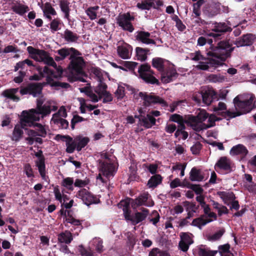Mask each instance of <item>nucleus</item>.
<instances>
[{
    "instance_id": "obj_1",
    "label": "nucleus",
    "mask_w": 256,
    "mask_h": 256,
    "mask_svg": "<svg viewBox=\"0 0 256 256\" xmlns=\"http://www.w3.org/2000/svg\"><path fill=\"white\" fill-rule=\"evenodd\" d=\"M58 106L53 102H48L42 105V102H38L37 110L32 109L29 112L23 111L24 114L22 118V126H33L34 130H28V136L45 137L46 130L45 126L36 122L40 118L48 116L52 112L56 111Z\"/></svg>"
},
{
    "instance_id": "obj_29",
    "label": "nucleus",
    "mask_w": 256,
    "mask_h": 256,
    "mask_svg": "<svg viewBox=\"0 0 256 256\" xmlns=\"http://www.w3.org/2000/svg\"><path fill=\"white\" fill-rule=\"evenodd\" d=\"M134 200L128 198L124 200H122L118 204V207L122 208L126 219L130 218V204L132 206V202L134 204Z\"/></svg>"
},
{
    "instance_id": "obj_9",
    "label": "nucleus",
    "mask_w": 256,
    "mask_h": 256,
    "mask_svg": "<svg viewBox=\"0 0 256 256\" xmlns=\"http://www.w3.org/2000/svg\"><path fill=\"white\" fill-rule=\"evenodd\" d=\"M154 68L162 71L161 80L164 83H168L176 78L178 76L176 70L173 68H164V65H152Z\"/></svg>"
},
{
    "instance_id": "obj_39",
    "label": "nucleus",
    "mask_w": 256,
    "mask_h": 256,
    "mask_svg": "<svg viewBox=\"0 0 256 256\" xmlns=\"http://www.w3.org/2000/svg\"><path fill=\"white\" fill-rule=\"evenodd\" d=\"M18 91V88L6 90L2 92V95L8 99L11 100L15 102H18L20 100V98L17 96L16 94Z\"/></svg>"
},
{
    "instance_id": "obj_61",
    "label": "nucleus",
    "mask_w": 256,
    "mask_h": 256,
    "mask_svg": "<svg viewBox=\"0 0 256 256\" xmlns=\"http://www.w3.org/2000/svg\"><path fill=\"white\" fill-rule=\"evenodd\" d=\"M172 64L169 60L161 58H154L152 60V64Z\"/></svg>"
},
{
    "instance_id": "obj_30",
    "label": "nucleus",
    "mask_w": 256,
    "mask_h": 256,
    "mask_svg": "<svg viewBox=\"0 0 256 256\" xmlns=\"http://www.w3.org/2000/svg\"><path fill=\"white\" fill-rule=\"evenodd\" d=\"M148 215V210L146 208H144L142 212H136L134 216H132L130 214V218L126 220H130L132 224L135 225L144 220Z\"/></svg>"
},
{
    "instance_id": "obj_31",
    "label": "nucleus",
    "mask_w": 256,
    "mask_h": 256,
    "mask_svg": "<svg viewBox=\"0 0 256 256\" xmlns=\"http://www.w3.org/2000/svg\"><path fill=\"white\" fill-rule=\"evenodd\" d=\"M117 51L120 58L123 59H128L131 55L132 48L130 46L125 44L118 46Z\"/></svg>"
},
{
    "instance_id": "obj_51",
    "label": "nucleus",
    "mask_w": 256,
    "mask_h": 256,
    "mask_svg": "<svg viewBox=\"0 0 256 256\" xmlns=\"http://www.w3.org/2000/svg\"><path fill=\"white\" fill-rule=\"evenodd\" d=\"M71 48H64L56 51V53L60 56V58L62 60L65 59L67 56H70Z\"/></svg>"
},
{
    "instance_id": "obj_57",
    "label": "nucleus",
    "mask_w": 256,
    "mask_h": 256,
    "mask_svg": "<svg viewBox=\"0 0 256 256\" xmlns=\"http://www.w3.org/2000/svg\"><path fill=\"white\" fill-rule=\"evenodd\" d=\"M190 178L189 180L184 179L182 182L181 186L184 188H186L190 189H192V184L190 183V180H192V169L189 172Z\"/></svg>"
},
{
    "instance_id": "obj_34",
    "label": "nucleus",
    "mask_w": 256,
    "mask_h": 256,
    "mask_svg": "<svg viewBox=\"0 0 256 256\" xmlns=\"http://www.w3.org/2000/svg\"><path fill=\"white\" fill-rule=\"evenodd\" d=\"M60 7L61 11L64 14V18L68 20H70V2L68 0H59Z\"/></svg>"
},
{
    "instance_id": "obj_14",
    "label": "nucleus",
    "mask_w": 256,
    "mask_h": 256,
    "mask_svg": "<svg viewBox=\"0 0 256 256\" xmlns=\"http://www.w3.org/2000/svg\"><path fill=\"white\" fill-rule=\"evenodd\" d=\"M212 30L216 33H210V36L214 37V39H218L222 34L230 32L232 28L225 22H216Z\"/></svg>"
},
{
    "instance_id": "obj_59",
    "label": "nucleus",
    "mask_w": 256,
    "mask_h": 256,
    "mask_svg": "<svg viewBox=\"0 0 256 256\" xmlns=\"http://www.w3.org/2000/svg\"><path fill=\"white\" fill-rule=\"evenodd\" d=\"M65 221L76 226H80L81 224L80 222L78 220L75 219L72 216H66Z\"/></svg>"
},
{
    "instance_id": "obj_32",
    "label": "nucleus",
    "mask_w": 256,
    "mask_h": 256,
    "mask_svg": "<svg viewBox=\"0 0 256 256\" xmlns=\"http://www.w3.org/2000/svg\"><path fill=\"white\" fill-rule=\"evenodd\" d=\"M180 236V241L179 242V248L183 252H186L189 248V245L191 244V238L186 233H182Z\"/></svg>"
},
{
    "instance_id": "obj_40",
    "label": "nucleus",
    "mask_w": 256,
    "mask_h": 256,
    "mask_svg": "<svg viewBox=\"0 0 256 256\" xmlns=\"http://www.w3.org/2000/svg\"><path fill=\"white\" fill-rule=\"evenodd\" d=\"M28 126H22V119L20 120V125H16L14 128L12 139V140L18 141L23 134V128Z\"/></svg>"
},
{
    "instance_id": "obj_22",
    "label": "nucleus",
    "mask_w": 256,
    "mask_h": 256,
    "mask_svg": "<svg viewBox=\"0 0 256 256\" xmlns=\"http://www.w3.org/2000/svg\"><path fill=\"white\" fill-rule=\"evenodd\" d=\"M135 118L139 120L138 125L146 128H150L156 124V118L148 114L146 116H135Z\"/></svg>"
},
{
    "instance_id": "obj_2",
    "label": "nucleus",
    "mask_w": 256,
    "mask_h": 256,
    "mask_svg": "<svg viewBox=\"0 0 256 256\" xmlns=\"http://www.w3.org/2000/svg\"><path fill=\"white\" fill-rule=\"evenodd\" d=\"M206 42L210 45L211 50L206 53V57L202 55L200 51L196 52L193 57V60H200L199 64H225L223 62L230 56L234 48L226 41H220L216 46L212 44L211 38L206 39Z\"/></svg>"
},
{
    "instance_id": "obj_52",
    "label": "nucleus",
    "mask_w": 256,
    "mask_h": 256,
    "mask_svg": "<svg viewBox=\"0 0 256 256\" xmlns=\"http://www.w3.org/2000/svg\"><path fill=\"white\" fill-rule=\"evenodd\" d=\"M112 66L115 68H119L124 71L135 74L134 69L137 65H122V66H118V65Z\"/></svg>"
},
{
    "instance_id": "obj_16",
    "label": "nucleus",
    "mask_w": 256,
    "mask_h": 256,
    "mask_svg": "<svg viewBox=\"0 0 256 256\" xmlns=\"http://www.w3.org/2000/svg\"><path fill=\"white\" fill-rule=\"evenodd\" d=\"M140 97L144 100V104L148 106L152 104H161L162 106L166 105V102L161 98L154 95L140 92L138 94Z\"/></svg>"
},
{
    "instance_id": "obj_47",
    "label": "nucleus",
    "mask_w": 256,
    "mask_h": 256,
    "mask_svg": "<svg viewBox=\"0 0 256 256\" xmlns=\"http://www.w3.org/2000/svg\"><path fill=\"white\" fill-rule=\"evenodd\" d=\"M162 180V178L160 175L156 174L153 176L148 181V186L150 188H155L161 183Z\"/></svg>"
},
{
    "instance_id": "obj_62",
    "label": "nucleus",
    "mask_w": 256,
    "mask_h": 256,
    "mask_svg": "<svg viewBox=\"0 0 256 256\" xmlns=\"http://www.w3.org/2000/svg\"><path fill=\"white\" fill-rule=\"evenodd\" d=\"M224 229H221L216 232L214 234L210 236L209 240H219L224 232Z\"/></svg>"
},
{
    "instance_id": "obj_26",
    "label": "nucleus",
    "mask_w": 256,
    "mask_h": 256,
    "mask_svg": "<svg viewBox=\"0 0 256 256\" xmlns=\"http://www.w3.org/2000/svg\"><path fill=\"white\" fill-rule=\"evenodd\" d=\"M137 34L136 36V39L145 44H156V42L152 40L150 38V34L148 32L144 31H138L137 32Z\"/></svg>"
},
{
    "instance_id": "obj_5",
    "label": "nucleus",
    "mask_w": 256,
    "mask_h": 256,
    "mask_svg": "<svg viewBox=\"0 0 256 256\" xmlns=\"http://www.w3.org/2000/svg\"><path fill=\"white\" fill-rule=\"evenodd\" d=\"M255 102L254 96L252 94H244L236 96L234 100L236 111H226V116L233 118L250 112Z\"/></svg>"
},
{
    "instance_id": "obj_45",
    "label": "nucleus",
    "mask_w": 256,
    "mask_h": 256,
    "mask_svg": "<svg viewBox=\"0 0 256 256\" xmlns=\"http://www.w3.org/2000/svg\"><path fill=\"white\" fill-rule=\"evenodd\" d=\"M78 250L82 256H94V252L90 245L88 248L80 245L78 247Z\"/></svg>"
},
{
    "instance_id": "obj_43",
    "label": "nucleus",
    "mask_w": 256,
    "mask_h": 256,
    "mask_svg": "<svg viewBox=\"0 0 256 256\" xmlns=\"http://www.w3.org/2000/svg\"><path fill=\"white\" fill-rule=\"evenodd\" d=\"M62 37L68 42H76L79 38V36L76 34L68 29L64 30Z\"/></svg>"
},
{
    "instance_id": "obj_41",
    "label": "nucleus",
    "mask_w": 256,
    "mask_h": 256,
    "mask_svg": "<svg viewBox=\"0 0 256 256\" xmlns=\"http://www.w3.org/2000/svg\"><path fill=\"white\" fill-rule=\"evenodd\" d=\"M11 8L15 13L23 16L26 12L29 10L28 6L18 3V4L14 3L12 4Z\"/></svg>"
},
{
    "instance_id": "obj_53",
    "label": "nucleus",
    "mask_w": 256,
    "mask_h": 256,
    "mask_svg": "<svg viewBox=\"0 0 256 256\" xmlns=\"http://www.w3.org/2000/svg\"><path fill=\"white\" fill-rule=\"evenodd\" d=\"M148 256H170V255L166 252L162 251L158 248H154L150 252Z\"/></svg>"
},
{
    "instance_id": "obj_12",
    "label": "nucleus",
    "mask_w": 256,
    "mask_h": 256,
    "mask_svg": "<svg viewBox=\"0 0 256 256\" xmlns=\"http://www.w3.org/2000/svg\"><path fill=\"white\" fill-rule=\"evenodd\" d=\"M42 86V84L40 83H31L26 87L22 88L20 90V93L22 95L30 94L36 97L41 94Z\"/></svg>"
},
{
    "instance_id": "obj_17",
    "label": "nucleus",
    "mask_w": 256,
    "mask_h": 256,
    "mask_svg": "<svg viewBox=\"0 0 256 256\" xmlns=\"http://www.w3.org/2000/svg\"><path fill=\"white\" fill-rule=\"evenodd\" d=\"M256 40V36L252 34H246L237 38L234 44L237 47L252 46Z\"/></svg>"
},
{
    "instance_id": "obj_11",
    "label": "nucleus",
    "mask_w": 256,
    "mask_h": 256,
    "mask_svg": "<svg viewBox=\"0 0 256 256\" xmlns=\"http://www.w3.org/2000/svg\"><path fill=\"white\" fill-rule=\"evenodd\" d=\"M76 196L77 198L81 199L83 202L88 206L100 202L98 198L92 194L85 188L79 190L77 192Z\"/></svg>"
},
{
    "instance_id": "obj_28",
    "label": "nucleus",
    "mask_w": 256,
    "mask_h": 256,
    "mask_svg": "<svg viewBox=\"0 0 256 256\" xmlns=\"http://www.w3.org/2000/svg\"><path fill=\"white\" fill-rule=\"evenodd\" d=\"M203 102L209 105L212 100L216 98V92L212 88H208L205 92L202 94Z\"/></svg>"
},
{
    "instance_id": "obj_38",
    "label": "nucleus",
    "mask_w": 256,
    "mask_h": 256,
    "mask_svg": "<svg viewBox=\"0 0 256 256\" xmlns=\"http://www.w3.org/2000/svg\"><path fill=\"white\" fill-rule=\"evenodd\" d=\"M218 196L226 204H229L235 198L234 193L232 192H218Z\"/></svg>"
},
{
    "instance_id": "obj_64",
    "label": "nucleus",
    "mask_w": 256,
    "mask_h": 256,
    "mask_svg": "<svg viewBox=\"0 0 256 256\" xmlns=\"http://www.w3.org/2000/svg\"><path fill=\"white\" fill-rule=\"evenodd\" d=\"M56 125L62 129H66L68 126V122L63 118Z\"/></svg>"
},
{
    "instance_id": "obj_50",
    "label": "nucleus",
    "mask_w": 256,
    "mask_h": 256,
    "mask_svg": "<svg viewBox=\"0 0 256 256\" xmlns=\"http://www.w3.org/2000/svg\"><path fill=\"white\" fill-rule=\"evenodd\" d=\"M197 1L196 3H193V13L196 16H199L200 14V8L204 3V0H193V2Z\"/></svg>"
},
{
    "instance_id": "obj_10",
    "label": "nucleus",
    "mask_w": 256,
    "mask_h": 256,
    "mask_svg": "<svg viewBox=\"0 0 256 256\" xmlns=\"http://www.w3.org/2000/svg\"><path fill=\"white\" fill-rule=\"evenodd\" d=\"M140 76L147 83L158 85V80L153 76L150 65H140L138 68Z\"/></svg>"
},
{
    "instance_id": "obj_60",
    "label": "nucleus",
    "mask_w": 256,
    "mask_h": 256,
    "mask_svg": "<svg viewBox=\"0 0 256 256\" xmlns=\"http://www.w3.org/2000/svg\"><path fill=\"white\" fill-rule=\"evenodd\" d=\"M86 119L82 118V116H80L78 115H74V116L72 118L71 120V127L72 130L74 128V126L76 123L82 122V121L85 120Z\"/></svg>"
},
{
    "instance_id": "obj_6",
    "label": "nucleus",
    "mask_w": 256,
    "mask_h": 256,
    "mask_svg": "<svg viewBox=\"0 0 256 256\" xmlns=\"http://www.w3.org/2000/svg\"><path fill=\"white\" fill-rule=\"evenodd\" d=\"M101 160H99L98 168L100 174L96 177L97 182H100L104 183L106 178L112 177L116 172V168L114 164L112 163L106 152H102L100 154Z\"/></svg>"
},
{
    "instance_id": "obj_63",
    "label": "nucleus",
    "mask_w": 256,
    "mask_h": 256,
    "mask_svg": "<svg viewBox=\"0 0 256 256\" xmlns=\"http://www.w3.org/2000/svg\"><path fill=\"white\" fill-rule=\"evenodd\" d=\"M26 140L29 144H32L34 142H36L38 144H42V139L38 136H29V137L26 138Z\"/></svg>"
},
{
    "instance_id": "obj_13",
    "label": "nucleus",
    "mask_w": 256,
    "mask_h": 256,
    "mask_svg": "<svg viewBox=\"0 0 256 256\" xmlns=\"http://www.w3.org/2000/svg\"><path fill=\"white\" fill-rule=\"evenodd\" d=\"M162 0H142L141 2L136 4V7L140 10H150L152 8L158 10L163 6Z\"/></svg>"
},
{
    "instance_id": "obj_55",
    "label": "nucleus",
    "mask_w": 256,
    "mask_h": 256,
    "mask_svg": "<svg viewBox=\"0 0 256 256\" xmlns=\"http://www.w3.org/2000/svg\"><path fill=\"white\" fill-rule=\"evenodd\" d=\"M73 184V179L70 178H64L62 182V185L70 190H74Z\"/></svg>"
},
{
    "instance_id": "obj_27",
    "label": "nucleus",
    "mask_w": 256,
    "mask_h": 256,
    "mask_svg": "<svg viewBox=\"0 0 256 256\" xmlns=\"http://www.w3.org/2000/svg\"><path fill=\"white\" fill-rule=\"evenodd\" d=\"M207 170L193 168V181L202 182L205 180L208 177Z\"/></svg>"
},
{
    "instance_id": "obj_35",
    "label": "nucleus",
    "mask_w": 256,
    "mask_h": 256,
    "mask_svg": "<svg viewBox=\"0 0 256 256\" xmlns=\"http://www.w3.org/2000/svg\"><path fill=\"white\" fill-rule=\"evenodd\" d=\"M248 152L246 148L242 144H238L234 146L230 150L231 155H240L242 156H246Z\"/></svg>"
},
{
    "instance_id": "obj_4",
    "label": "nucleus",
    "mask_w": 256,
    "mask_h": 256,
    "mask_svg": "<svg viewBox=\"0 0 256 256\" xmlns=\"http://www.w3.org/2000/svg\"><path fill=\"white\" fill-rule=\"evenodd\" d=\"M90 74L92 76H94L98 82V85L94 88V92L90 90L88 87L80 88V92L85 93L90 100L94 102H98L102 98L104 103L112 102V95L106 90L107 86L103 82L106 78L110 80L108 74L96 67H92L90 69Z\"/></svg>"
},
{
    "instance_id": "obj_7",
    "label": "nucleus",
    "mask_w": 256,
    "mask_h": 256,
    "mask_svg": "<svg viewBox=\"0 0 256 256\" xmlns=\"http://www.w3.org/2000/svg\"><path fill=\"white\" fill-rule=\"evenodd\" d=\"M26 50L30 56L36 62H42L44 64H56L50 54L44 50L28 46L26 48Z\"/></svg>"
},
{
    "instance_id": "obj_19",
    "label": "nucleus",
    "mask_w": 256,
    "mask_h": 256,
    "mask_svg": "<svg viewBox=\"0 0 256 256\" xmlns=\"http://www.w3.org/2000/svg\"><path fill=\"white\" fill-rule=\"evenodd\" d=\"M150 196L148 192H144L134 200V204L132 202V208H136L137 206L144 205L148 206H152L154 202L150 198Z\"/></svg>"
},
{
    "instance_id": "obj_24",
    "label": "nucleus",
    "mask_w": 256,
    "mask_h": 256,
    "mask_svg": "<svg viewBox=\"0 0 256 256\" xmlns=\"http://www.w3.org/2000/svg\"><path fill=\"white\" fill-rule=\"evenodd\" d=\"M82 55V54L78 50L71 48L69 56L70 62L68 64H86Z\"/></svg>"
},
{
    "instance_id": "obj_56",
    "label": "nucleus",
    "mask_w": 256,
    "mask_h": 256,
    "mask_svg": "<svg viewBox=\"0 0 256 256\" xmlns=\"http://www.w3.org/2000/svg\"><path fill=\"white\" fill-rule=\"evenodd\" d=\"M61 24V20L58 18H54L52 20L50 25L52 32H56L59 30V26Z\"/></svg>"
},
{
    "instance_id": "obj_54",
    "label": "nucleus",
    "mask_w": 256,
    "mask_h": 256,
    "mask_svg": "<svg viewBox=\"0 0 256 256\" xmlns=\"http://www.w3.org/2000/svg\"><path fill=\"white\" fill-rule=\"evenodd\" d=\"M24 172L28 178H33L34 176L33 170L29 164H26L24 166Z\"/></svg>"
},
{
    "instance_id": "obj_58",
    "label": "nucleus",
    "mask_w": 256,
    "mask_h": 256,
    "mask_svg": "<svg viewBox=\"0 0 256 256\" xmlns=\"http://www.w3.org/2000/svg\"><path fill=\"white\" fill-rule=\"evenodd\" d=\"M124 88L125 87L119 85L118 86V89L115 92L116 96L118 99H122L124 96Z\"/></svg>"
},
{
    "instance_id": "obj_18",
    "label": "nucleus",
    "mask_w": 256,
    "mask_h": 256,
    "mask_svg": "<svg viewBox=\"0 0 256 256\" xmlns=\"http://www.w3.org/2000/svg\"><path fill=\"white\" fill-rule=\"evenodd\" d=\"M170 120L174 122H177L181 130L185 129L184 124H186L188 126L192 127V116H188V118H184L178 114H174L171 115Z\"/></svg>"
},
{
    "instance_id": "obj_42",
    "label": "nucleus",
    "mask_w": 256,
    "mask_h": 256,
    "mask_svg": "<svg viewBox=\"0 0 256 256\" xmlns=\"http://www.w3.org/2000/svg\"><path fill=\"white\" fill-rule=\"evenodd\" d=\"M150 52L148 48H144L140 47H136V59L141 62H144L147 58L148 52Z\"/></svg>"
},
{
    "instance_id": "obj_25",
    "label": "nucleus",
    "mask_w": 256,
    "mask_h": 256,
    "mask_svg": "<svg viewBox=\"0 0 256 256\" xmlns=\"http://www.w3.org/2000/svg\"><path fill=\"white\" fill-rule=\"evenodd\" d=\"M36 156L38 157V160L36 161V165L38 168L40 174L43 180L48 182V177L46 174L44 159L43 156H40L38 154H36Z\"/></svg>"
},
{
    "instance_id": "obj_33",
    "label": "nucleus",
    "mask_w": 256,
    "mask_h": 256,
    "mask_svg": "<svg viewBox=\"0 0 256 256\" xmlns=\"http://www.w3.org/2000/svg\"><path fill=\"white\" fill-rule=\"evenodd\" d=\"M67 116V113L66 108L62 106L58 112L53 114L50 122L52 124H58L63 118Z\"/></svg>"
},
{
    "instance_id": "obj_49",
    "label": "nucleus",
    "mask_w": 256,
    "mask_h": 256,
    "mask_svg": "<svg viewBox=\"0 0 256 256\" xmlns=\"http://www.w3.org/2000/svg\"><path fill=\"white\" fill-rule=\"evenodd\" d=\"M218 120H220V119L218 118L214 114H210L208 118L207 123H204V126L200 125V130L213 126L215 124V122Z\"/></svg>"
},
{
    "instance_id": "obj_36",
    "label": "nucleus",
    "mask_w": 256,
    "mask_h": 256,
    "mask_svg": "<svg viewBox=\"0 0 256 256\" xmlns=\"http://www.w3.org/2000/svg\"><path fill=\"white\" fill-rule=\"evenodd\" d=\"M72 240V233L68 230L62 232L58 235V244H69Z\"/></svg>"
},
{
    "instance_id": "obj_44",
    "label": "nucleus",
    "mask_w": 256,
    "mask_h": 256,
    "mask_svg": "<svg viewBox=\"0 0 256 256\" xmlns=\"http://www.w3.org/2000/svg\"><path fill=\"white\" fill-rule=\"evenodd\" d=\"M38 5L40 6L44 14H51L52 16H56L57 13L54 8L52 6V4L50 2H46L44 5L38 3Z\"/></svg>"
},
{
    "instance_id": "obj_46",
    "label": "nucleus",
    "mask_w": 256,
    "mask_h": 256,
    "mask_svg": "<svg viewBox=\"0 0 256 256\" xmlns=\"http://www.w3.org/2000/svg\"><path fill=\"white\" fill-rule=\"evenodd\" d=\"M77 146V150L80 151L89 142L90 140L87 137L78 136L76 139Z\"/></svg>"
},
{
    "instance_id": "obj_48",
    "label": "nucleus",
    "mask_w": 256,
    "mask_h": 256,
    "mask_svg": "<svg viewBox=\"0 0 256 256\" xmlns=\"http://www.w3.org/2000/svg\"><path fill=\"white\" fill-rule=\"evenodd\" d=\"M99 9V6H96L88 8L86 10V13L88 16L90 20H94L97 17V13L96 11Z\"/></svg>"
},
{
    "instance_id": "obj_21",
    "label": "nucleus",
    "mask_w": 256,
    "mask_h": 256,
    "mask_svg": "<svg viewBox=\"0 0 256 256\" xmlns=\"http://www.w3.org/2000/svg\"><path fill=\"white\" fill-rule=\"evenodd\" d=\"M232 162L230 158L226 156H222L219 158L214 165V169L216 171L223 170L230 172L232 169Z\"/></svg>"
},
{
    "instance_id": "obj_15",
    "label": "nucleus",
    "mask_w": 256,
    "mask_h": 256,
    "mask_svg": "<svg viewBox=\"0 0 256 256\" xmlns=\"http://www.w3.org/2000/svg\"><path fill=\"white\" fill-rule=\"evenodd\" d=\"M195 114L196 116H193V130H200V125L204 126L202 122L208 118V114L205 110L202 109H198Z\"/></svg>"
},
{
    "instance_id": "obj_20",
    "label": "nucleus",
    "mask_w": 256,
    "mask_h": 256,
    "mask_svg": "<svg viewBox=\"0 0 256 256\" xmlns=\"http://www.w3.org/2000/svg\"><path fill=\"white\" fill-rule=\"evenodd\" d=\"M56 140H61L66 142V152L68 153H72L75 149L77 148L76 142L68 136H62L58 134L56 136Z\"/></svg>"
},
{
    "instance_id": "obj_23",
    "label": "nucleus",
    "mask_w": 256,
    "mask_h": 256,
    "mask_svg": "<svg viewBox=\"0 0 256 256\" xmlns=\"http://www.w3.org/2000/svg\"><path fill=\"white\" fill-rule=\"evenodd\" d=\"M216 218V214L214 212H210L208 214V216H202L193 220V226L201 228L202 226Z\"/></svg>"
},
{
    "instance_id": "obj_3",
    "label": "nucleus",
    "mask_w": 256,
    "mask_h": 256,
    "mask_svg": "<svg viewBox=\"0 0 256 256\" xmlns=\"http://www.w3.org/2000/svg\"><path fill=\"white\" fill-rule=\"evenodd\" d=\"M82 65H68V70H64L60 65H46L43 70H39L42 76L46 77L48 82L52 86H60L68 88L70 84L58 80L63 76L72 77L74 80L78 78V76L82 74Z\"/></svg>"
},
{
    "instance_id": "obj_37",
    "label": "nucleus",
    "mask_w": 256,
    "mask_h": 256,
    "mask_svg": "<svg viewBox=\"0 0 256 256\" xmlns=\"http://www.w3.org/2000/svg\"><path fill=\"white\" fill-rule=\"evenodd\" d=\"M102 244L103 242L102 240L98 238H93L89 242V244L92 248V250L94 248L96 251L98 253H102L104 250Z\"/></svg>"
},
{
    "instance_id": "obj_8",
    "label": "nucleus",
    "mask_w": 256,
    "mask_h": 256,
    "mask_svg": "<svg viewBox=\"0 0 256 256\" xmlns=\"http://www.w3.org/2000/svg\"><path fill=\"white\" fill-rule=\"evenodd\" d=\"M134 20V17L131 16L130 12L120 14L116 18V24L121 27L124 30L132 32L134 30V27L132 21Z\"/></svg>"
}]
</instances>
